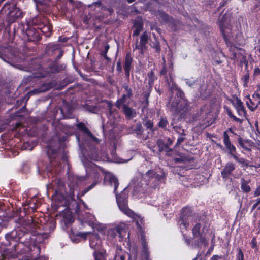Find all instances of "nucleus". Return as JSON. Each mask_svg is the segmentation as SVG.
Returning a JSON list of instances; mask_svg holds the SVG:
<instances>
[{
  "label": "nucleus",
  "mask_w": 260,
  "mask_h": 260,
  "mask_svg": "<svg viewBox=\"0 0 260 260\" xmlns=\"http://www.w3.org/2000/svg\"><path fill=\"white\" fill-rule=\"evenodd\" d=\"M178 224L180 230L183 232V230H186L190 223L193 224L192 229L193 244L197 247H200L202 244L205 246L208 245V240L206 239L204 233L209 227V223L206 222V217L199 218L194 214H192L190 208L184 207L181 210V215L178 220Z\"/></svg>",
  "instance_id": "1"
},
{
  "label": "nucleus",
  "mask_w": 260,
  "mask_h": 260,
  "mask_svg": "<svg viewBox=\"0 0 260 260\" xmlns=\"http://www.w3.org/2000/svg\"><path fill=\"white\" fill-rule=\"evenodd\" d=\"M163 173H159L153 170H148L145 174L139 172L129 183L128 187L132 189L134 193H144L146 187H155V183L163 177Z\"/></svg>",
  "instance_id": "2"
},
{
  "label": "nucleus",
  "mask_w": 260,
  "mask_h": 260,
  "mask_svg": "<svg viewBox=\"0 0 260 260\" xmlns=\"http://www.w3.org/2000/svg\"><path fill=\"white\" fill-rule=\"evenodd\" d=\"M85 177H79L73 174H69L68 187L69 191L64 196L60 191L56 190L52 196V200L57 206H66L70 201L74 199L75 192H78L79 185L86 183Z\"/></svg>",
  "instance_id": "3"
},
{
  "label": "nucleus",
  "mask_w": 260,
  "mask_h": 260,
  "mask_svg": "<svg viewBox=\"0 0 260 260\" xmlns=\"http://www.w3.org/2000/svg\"><path fill=\"white\" fill-rule=\"evenodd\" d=\"M73 127L72 126L64 125L59 123L56 128V135L50 140L47 149V154L50 159L55 158L57 155V148L61 142L66 140V135H70L73 132Z\"/></svg>",
  "instance_id": "4"
},
{
  "label": "nucleus",
  "mask_w": 260,
  "mask_h": 260,
  "mask_svg": "<svg viewBox=\"0 0 260 260\" xmlns=\"http://www.w3.org/2000/svg\"><path fill=\"white\" fill-rule=\"evenodd\" d=\"M169 86H170L171 92L173 93L175 92L178 98H179L180 99L176 100L175 101L170 100L168 103V106L170 107V110L173 113L175 114H182L188 109L187 101L184 98V92L174 82H172L171 84L169 83Z\"/></svg>",
  "instance_id": "5"
},
{
  "label": "nucleus",
  "mask_w": 260,
  "mask_h": 260,
  "mask_svg": "<svg viewBox=\"0 0 260 260\" xmlns=\"http://www.w3.org/2000/svg\"><path fill=\"white\" fill-rule=\"evenodd\" d=\"M105 179L109 180L111 186H114V192L116 195V201L120 210L127 216L133 218L135 214L127 207V194L125 193V189L119 195H117L116 189L119 185L117 179L110 174L106 175Z\"/></svg>",
  "instance_id": "6"
},
{
  "label": "nucleus",
  "mask_w": 260,
  "mask_h": 260,
  "mask_svg": "<svg viewBox=\"0 0 260 260\" xmlns=\"http://www.w3.org/2000/svg\"><path fill=\"white\" fill-rule=\"evenodd\" d=\"M36 226H35L33 230L31 232L30 238H29V243L27 245V251H31L34 252V254L38 255L40 252V246L39 244L43 243L45 239H46L49 235L48 233H36V230L40 228V224L38 222L36 221Z\"/></svg>",
  "instance_id": "7"
},
{
  "label": "nucleus",
  "mask_w": 260,
  "mask_h": 260,
  "mask_svg": "<svg viewBox=\"0 0 260 260\" xmlns=\"http://www.w3.org/2000/svg\"><path fill=\"white\" fill-rule=\"evenodd\" d=\"M36 221L32 219L24 220L22 224L16 228L20 229L18 235H20V239L19 242L22 244L27 247L29 243V238H30L31 232L34 231L33 229L36 226Z\"/></svg>",
  "instance_id": "8"
},
{
  "label": "nucleus",
  "mask_w": 260,
  "mask_h": 260,
  "mask_svg": "<svg viewBox=\"0 0 260 260\" xmlns=\"http://www.w3.org/2000/svg\"><path fill=\"white\" fill-rule=\"evenodd\" d=\"M0 58L10 64L20 62L21 59L17 49L11 46L0 47Z\"/></svg>",
  "instance_id": "9"
},
{
  "label": "nucleus",
  "mask_w": 260,
  "mask_h": 260,
  "mask_svg": "<svg viewBox=\"0 0 260 260\" xmlns=\"http://www.w3.org/2000/svg\"><path fill=\"white\" fill-rule=\"evenodd\" d=\"M16 2L12 0L7 2L2 8L1 13L5 14L11 21H14L22 16L21 11L16 6Z\"/></svg>",
  "instance_id": "10"
},
{
  "label": "nucleus",
  "mask_w": 260,
  "mask_h": 260,
  "mask_svg": "<svg viewBox=\"0 0 260 260\" xmlns=\"http://www.w3.org/2000/svg\"><path fill=\"white\" fill-rule=\"evenodd\" d=\"M77 126L87 135L86 138L85 139L84 141L82 139H81L80 136H76V139L78 141L80 148L85 147L86 145H88L89 141H94L96 143L99 142V140L92 134L90 131L83 123L80 122L78 123L77 124Z\"/></svg>",
  "instance_id": "11"
},
{
  "label": "nucleus",
  "mask_w": 260,
  "mask_h": 260,
  "mask_svg": "<svg viewBox=\"0 0 260 260\" xmlns=\"http://www.w3.org/2000/svg\"><path fill=\"white\" fill-rule=\"evenodd\" d=\"M126 234L124 224H120L116 227L108 230L107 236L111 239L117 238L119 241L122 240L123 237Z\"/></svg>",
  "instance_id": "12"
},
{
  "label": "nucleus",
  "mask_w": 260,
  "mask_h": 260,
  "mask_svg": "<svg viewBox=\"0 0 260 260\" xmlns=\"http://www.w3.org/2000/svg\"><path fill=\"white\" fill-rule=\"evenodd\" d=\"M229 20L228 19V16L224 15L219 20V26L222 32V35L226 43L228 44V40L231 37V26L229 24Z\"/></svg>",
  "instance_id": "13"
},
{
  "label": "nucleus",
  "mask_w": 260,
  "mask_h": 260,
  "mask_svg": "<svg viewBox=\"0 0 260 260\" xmlns=\"http://www.w3.org/2000/svg\"><path fill=\"white\" fill-rule=\"evenodd\" d=\"M91 10L98 12L103 13L104 15H111L113 12V9L111 7L108 8L103 6L100 2L93 3L89 6Z\"/></svg>",
  "instance_id": "14"
},
{
  "label": "nucleus",
  "mask_w": 260,
  "mask_h": 260,
  "mask_svg": "<svg viewBox=\"0 0 260 260\" xmlns=\"http://www.w3.org/2000/svg\"><path fill=\"white\" fill-rule=\"evenodd\" d=\"M148 38L149 36L147 32L145 31L143 32L140 37L139 44H138V39H136V43L133 46V50L134 51L137 49L139 50L140 53L143 54V52L146 49V45L148 43Z\"/></svg>",
  "instance_id": "15"
},
{
  "label": "nucleus",
  "mask_w": 260,
  "mask_h": 260,
  "mask_svg": "<svg viewBox=\"0 0 260 260\" xmlns=\"http://www.w3.org/2000/svg\"><path fill=\"white\" fill-rule=\"evenodd\" d=\"M89 245L91 248L95 251H100L101 248V240L97 234L89 235Z\"/></svg>",
  "instance_id": "16"
},
{
  "label": "nucleus",
  "mask_w": 260,
  "mask_h": 260,
  "mask_svg": "<svg viewBox=\"0 0 260 260\" xmlns=\"http://www.w3.org/2000/svg\"><path fill=\"white\" fill-rule=\"evenodd\" d=\"M60 215L62 217V221L66 226H69L74 221L72 213L68 210L63 211L60 213Z\"/></svg>",
  "instance_id": "17"
},
{
  "label": "nucleus",
  "mask_w": 260,
  "mask_h": 260,
  "mask_svg": "<svg viewBox=\"0 0 260 260\" xmlns=\"http://www.w3.org/2000/svg\"><path fill=\"white\" fill-rule=\"evenodd\" d=\"M232 103L239 116H242L245 115L246 111L244 107L243 104L240 99L236 98L233 100Z\"/></svg>",
  "instance_id": "18"
},
{
  "label": "nucleus",
  "mask_w": 260,
  "mask_h": 260,
  "mask_svg": "<svg viewBox=\"0 0 260 260\" xmlns=\"http://www.w3.org/2000/svg\"><path fill=\"white\" fill-rule=\"evenodd\" d=\"M235 165L232 162H228L226 164L225 167L221 172L222 177L223 178H227L232 172L235 169Z\"/></svg>",
  "instance_id": "19"
},
{
  "label": "nucleus",
  "mask_w": 260,
  "mask_h": 260,
  "mask_svg": "<svg viewBox=\"0 0 260 260\" xmlns=\"http://www.w3.org/2000/svg\"><path fill=\"white\" fill-rule=\"evenodd\" d=\"M240 146L243 148V152H250L251 148L254 146V144L253 142L248 140H242L240 138L238 140Z\"/></svg>",
  "instance_id": "20"
},
{
  "label": "nucleus",
  "mask_w": 260,
  "mask_h": 260,
  "mask_svg": "<svg viewBox=\"0 0 260 260\" xmlns=\"http://www.w3.org/2000/svg\"><path fill=\"white\" fill-rule=\"evenodd\" d=\"M20 230V229L15 228L12 231L6 234L5 235L6 239L10 242L11 241L19 242L20 237V235H18V232Z\"/></svg>",
  "instance_id": "21"
},
{
  "label": "nucleus",
  "mask_w": 260,
  "mask_h": 260,
  "mask_svg": "<svg viewBox=\"0 0 260 260\" xmlns=\"http://www.w3.org/2000/svg\"><path fill=\"white\" fill-rule=\"evenodd\" d=\"M102 177H101L100 175L98 174L95 178V180L88 187L86 188L84 190H83L80 193H78L77 194V197L79 198L81 196H84L86 194L88 191L93 188L99 182H100L102 180Z\"/></svg>",
  "instance_id": "22"
},
{
  "label": "nucleus",
  "mask_w": 260,
  "mask_h": 260,
  "mask_svg": "<svg viewBox=\"0 0 260 260\" xmlns=\"http://www.w3.org/2000/svg\"><path fill=\"white\" fill-rule=\"evenodd\" d=\"M121 108L127 118L132 119L136 116V112L135 109L129 107L126 104H123Z\"/></svg>",
  "instance_id": "23"
},
{
  "label": "nucleus",
  "mask_w": 260,
  "mask_h": 260,
  "mask_svg": "<svg viewBox=\"0 0 260 260\" xmlns=\"http://www.w3.org/2000/svg\"><path fill=\"white\" fill-rule=\"evenodd\" d=\"M133 60V58L129 53L126 55L125 62L124 64V69L125 74L127 76L129 75V71L131 68V64Z\"/></svg>",
  "instance_id": "24"
},
{
  "label": "nucleus",
  "mask_w": 260,
  "mask_h": 260,
  "mask_svg": "<svg viewBox=\"0 0 260 260\" xmlns=\"http://www.w3.org/2000/svg\"><path fill=\"white\" fill-rule=\"evenodd\" d=\"M52 87V84L50 82L43 84L39 88L35 89L30 91L31 94H37L41 92H44Z\"/></svg>",
  "instance_id": "25"
},
{
  "label": "nucleus",
  "mask_w": 260,
  "mask_h": 260,
  "mask_svg": "<svg viewBox=\"0 0 260 260\" xmlns=\"http://www.w3.org/2000/svg\"><path fill=\"white\" fill-rule=\"evenodd\" d=\"M134 26L135 28L133 31V36H137L139 35L143 29V23L142 20L139 18L136 19L134 21Z\"/></svg>",
  "instance_id": "26"
},
{
  "label": "nucleus",
  "mask_w": 260,
  "mask_h": 260,
  "mask_svg": "<svg viewBox=\"0 0 260 260\" xmlns=\"http://www.w3.org/2000/svg\"><path fill=\"white\" fill-rule=\"evenodd\" d=\"M1 255L5 259H9L10 258H15L17 257V252L16 249L15 250L6 249L3 251Z\"/></svg>",
  "instance_id": "27"
},
{
  "label": "nucleus",
  "mask_w": 260,
  "mask_h": 260,
  "mask_svg": "<svg viewBox=\"0 0 260 260\" xmlns=\"http://www.w3.org/2000/svg\"><path fill=\"white\" fill-rule=\"evenodd\" d=\"M254 96H249L248 98V100L246 101V105L250 110L251 111H254L257 109V105L255 103Z\"/></svg>",
  "instance_id": "28"
},
{
  "label": "nucleus",
  "mask_w": 260,
  "mask_h": 260,
  "mask_svg": "<svg viewBox=\"0 0 260 260\" xmlns=\"http://www.w3.org/2000/svg\"><path fill=\"white\" fill-rule=\"evenodd\" d=\"M142 244L143 247V256L146 260H148L149 252L146 243V240L143 235L141 237Z\"/></svg>",
  "instance_id": "29"
},
{
  "label": "nucleus",
  "mask_w": 260,
  "mask_h": 260,
  "mask_svg": "<svg viewBox=\"0 0 260 260\" xmlns=\"http://www.w3.org/2000/svg\"><path fill=\"white\" fill-rule=\"evenodd\" d=\"M38 28L40 29L42 33L47 37L49 36L51 34L52 26L50 24L43 25V26L40 25Z\"/></svg>",
  "instance_id": "30"
},
{
  "label": "nucleus",
  "mask_w": 260,
  "mask_h": 260,
  "mask_svg": "<svg viewBox=\"0 0 260 260\" xmlns=\"http://www.w3.org/2000/svg\"><path fill=\"white\" fill-rule=\"evenodd\" d=\"M229 50L233 55V57L232 58L238 61L239 59H240V56L241 55V53L239 52L240 50L238 48L232 46H230Z\"/></svg>",
  "instance_id": "31"
},
{
  "label": "nucleus",
  "mask_w": 260,
  "mask_h": 260,
  "mask_svg": "<svg viewBox=\"0 0 260 260\" xmlns=\"http://www.w3.org/2000/svg\"><path fill=\"white\" fill-rule=\"evenodd\" d=\"M252 96H254V102L256 105H257V108L260 109V87L258 90L254 93Z\"/></svg>",
  "instance_id": "32"
},
{
  "label": "nucleus",
  "mask_w": 260,
  "mask_h": 260,
  "mask_svg": "<svg viewBox=\"0 0 260 260\" xmlns=\"http://www.w3.org/2000/svg\"><path fill=\"white\" fill-rule=\"evenodd\" d=\"M157 145L159 148V151L161 152L167 149L168 145L165 143L164 141L161 139H159L157 141Z\"/></svg>",
  "instance_id": "33"
},
{
  "label": "nucleus",
  "mask_w": 260,
  "mask_h": 260,
  "mask_svg": "<svg viewBox=\"0 0 260 260\" xmlns=\"http://www.w3.org/2000/svg\"><path fill=\"white\" fill-rule=\"evenodd\" d=\"M127 96L125 94H123L122 97L119 99H118L116 103V106L118 108H120L121 107H122V105L123 104H125L124 103L126 101V99H127Z\"/></svg>",
  "instance_id": "34"
},
{
  "label": "nucleus",
  "mask_w": 260,
  "mask_h": 260,
  "mask_svg": "<svg viewBox=\"0 0 260 260\" xmlns=\"http://www.w3.org/2000/svg\"><path fill=\"white\" fill-rule=\"evenodd\" d=\"M225 146L229 151V154L233 157H234V155H236L235 154L236 151V147L232 143L229 144L228 145H225Z\"/></svg>",
  "instance_id": "35"
},
{
  "label": "nucleus",
  "mask_w": 260,
  "mask_h": 260,
  "mask_svg": "<svg viewBox=\"0 0 260 260\" xmlns=\"http://www.w3.org/2000/svg\"><path fill=\"white\" fill-rule=\"evenodd\" d=\"M233 158L235 159V160L241 164L243 166L247 167L248 166V161L245 159L243 158H239L237 155H234Z\"/></svg>",
  "instance_id": "36"
},
{
  "label": "nucleus",
  "mask_w": 260,
  "mask_h": 260,
  "mask_svg": "<svg viewBox=\"0 0 260 260\" xmlns=\"http://www.w3.org/2000/svg\"><path fill=\"white\" fill-rule=\"evenodd\" d=\"M168 124V122L166 118H161L160 121L158 123V125L159 127L162 128H166L167 125Z\"/></svg>",
  "instance_id": "37"
},
{
  "label": "nucleus",
  "mask_w": 260,
  "mask_h": 260,
  "mask_svg": "<svg viewBox=\"0 0 260 260\" xmlns=\"http://www.w3.org/2000/svg\"><path fill=\"white\" fill-rule=\"evenodd\" d=\"M185 83L187 85L191 88H194V85L196 84L197 80L193 78L191 79H185Z\"/></svg>",
  "instance_id": "38"
},
{
  "label": "nucleus",
  "mask_w": 260,
  "mask_h": 260,
  "mask_svg": "<svg viewBox=\"0 0 260 260\" xmlns=\"http://www.w3.org/2000/svg\"><path fill=\"white\" fill-rule=\"evenodd\" d=\"M171 202L166 199V201L164 202L161 205V208L163 210H166L167 211H168L169 209L171 207Z\"/></svg>",
  "instance_id": "39"
},
{
  "label": "nucleus",
  "mask_w": 260,
  "mask_h": 260,
  "mask_svg": "<svg viewBox=\"0 0 260 260\" xmlns=\"http://www.w3.org/2000/svg\"><path fill=\"white\" fill-rule=\"evenodd\" d=\"M223 142L225 146L231 143L226 131H225L223 133Z\"/></svg>",
  "instance_id": "40"
},
{
  "label": "nucleus",
  "mask_w": 260,
  "mask_h": 260,
  "mask_svg": "<svg viewBox=\"0 0 260 260\" xmlns=\"http://www.w3.org/2000/svg\"><path fill=\"white\" fill-rule=\"evenodd\" d=\"M109 49V46L107 45L105 46V50L102 51L101 53V55L103 56L106 60H109L110 58L107 56V53Z\"/></svg>",
  "instance_id": "41"
},
{
  "label": "nucleus",
  "mask_w": 260,
  "mask_h": 260,
  "mask_svg": "<svg viewBox=\"0 0 260 260\" xmlns=\"http://www.w3.org/2000/svg\"><path fill=\"white\" fill-rule=\"evenodd\" d=\"M226 112H227V114H228V116H229V117L233 118L234 121H235L236 122H241V119L239 118L236 117L235 116H234L232 114V113L230 110L228 109Z\"/></svg>",
  "instance_id": "42"
},
{
  "label": "nucleus",
  "mask_w": 260,
  "mask_h": 260,
  "mask_svg": "<svg viewBox=\"0 0 260 260\" xmlns=\"http://www.w3.org/2000/svg\"><path fill=\"white\" fill-rule=\"evenodd\" d=\"M107 107L109 109L110 115L112 116V114H114L115 109H113L112 104L109 101H106Z\"/></svg>",
  "instance_id": "43"
},
{
  "label": "nucleus",
  "mask_w": 260,
  "mask_h": 260,
  "mask_svg": "<svg viewBox=\"0 0 260 260\" xmlns=\"http://www.w3.org/2000/svg\"><path fill=\"white\" fill-rule=\"evenodd\" d=\"M123 254V252L121 248H117L116 250L114 260H119V255Z\"/></svg>",
  "instance_id": "44"
},
{
  "label": "nucleus",
  "mask_w": 260,
  "mask_h": 260,
  "mask_svg": "<svg viewBox=\"0 0 260 260\" xmlns=\"http://www.w3.org/2000/svg\"><path fill=\"white\" fill-rule=\"evenodd\" d=\"M241 189L245 192H248L250 190V186L247 184L243 183L241 185Z\"/></svg>",
  "instance_id": "45"
},
{
  "label": "nucleus",
  "mask_w": 260,
  "mask_h": 260,
  "mask_svg": "<svg viewBox=\"0 0 260 260\" xmlns=\"http://www.w3.org/2000/svg\"><path fill=\"white\" fill-rule=\"evenodd\" d=\"M94 256L95 260H102V255L99 251H94Z\"/></svg>",
  "instance_id": "46"
},
{
  "label": "nucleus",
  "mask_w": 260,
  "mask_h": 260,
  "mask_svg": "<svg viewBox=\"0 0 260 260\" xmlns=\"http://www.w3.org/2000/svg\"><path fill=\"white\" fill-rule=\"evenodd\" d=\"M89 216H90L89 219L84 218L83 219L84 221L86 223H88V224H92L93 223L94 217L91 215H90Z\"/></svg>",
  "instance_id": "47"
},
{
  "label": "nucleus",
  "mask_w": 260,
  "mask_h": 260,
  "mask_svg": "<svg viewBox=\"0 0 260 260\" xmlns=\"http://www.w3.org/2000/svg\"><path fill=\"white\" fill-rule=\"evenodd\" d=\"M145 126L147 128L151 129L153 127V123L151 120H148L145 122Z\"/></svg>",
  "instance_id": "48"
},
{
  "label": "nucleus",
  "mask_w": 260,
  "mask_h": 260,
  "mask_svg": "<svg viewBox=\"0 0 260 260\" xmlns=\"http://www.w3.org/2000/svg\"><path fill=\"white\" fill-rule=\"evenodd\" d=\"M160 16L165 21H168L169 20V16L165 13H160Z\"/></svg>",
  "instance_id": "49"
},
{
  "label": "nucleus",
  "mask_w": 260,
  "mask_h": 260,
  "mask_svg": "<svg viewBox=\"0 0 260 260\" xmlns=\"http://www.w3.org/2000/svg\"><path fill=\"white\" fill-rule=\"evenodd\" d=\"M26 34L28 36V37H31V36H34L35 35L37 36V34L35 32V31L31 30V29H29L26 30Z\"/></svg>",
  "instance_id": "50"
},
{
  "label": "nucleus",
  "mask_w": 260,
  "mask_h": 260,
  "mask_svg": "<svg viewBox=\"0 0 260 260\" xmlns=\"http://www.w3.org/2000/svg\"><path fill=\"white\" fill-rule=\"evenodd\" d=\"M136 131L138 134H141L143 130L142 125L140 124H138L136 125Z\"/></svg>",
  "instance_id": "51"
},
{
  "label": "nucleus",
  "mask_w": 260,
  "mask_h": 260,
  "mask_svg": "<svg viewBox=\"0 0 260 260\" xmlns=\"http://www.w3.org/2000/svg\"><path fill=\"white\" fill-rule=\"evenodd\" d=\"M125 89L126 92V93L125 94L126 95L127 98H130L132 94V92L131 89H129L128 87V86H126Z\"/></svg>",
  "instance_id": "52"
},
{
  "label": "nucleus",
  "mask_w": 260,
  "mask_h": 260,
  "mask_svg": "<svg viewBox=\"0 0 260 260\" xmlns=\"http://www.w3.org/2000/svg\"><path fill=\"white\" fill-rule=\"evenodd\" d=\"M238 260H244V255L243 252L240 249L239 250L238 254Z\"/></svg>",
  "instance_id": "53"
},
{
  "label": "nucleus",
  "mask_w": 260,
  "mask_h": 260,
  "mask_svg": "<svg viewBox=\"0 0 260 260\" xmlns=\"http://www.w3.org/2000/svg\"><path fill=\"white\" fill-rule=\"evenodd\" d=\"M254 75L257 76L260 75V69L258 67H255L254 70Z\"/></svg>",
  "instance_id": "54"
},
{
  "label": "nucleus",
  "mask_w": 260,
  "mask_h": 260,
  "mask_svg": "<svg viewBox=\"0 0 260 260\" xmlns=\"http://www.w3.org/2000/svg\"><path fill=\"white\" fill-rule=\"evenodd\" d=\"M90 158L91 159L95 161H98L101 159V158L99 156L96 155H94V154H92Z\"/></svg>",
  "instance_id": "55"
},
{
  "label": "nucleus",
  "mask_w": 260,
  "mask_h": 260,
  "mask_svg": "<svg viewBox=\"0 0 260 260\" xmlns=\"http://www.w3.org/2000/svg\"><path fill=\"white\" fill-rule=\"evenodd\" d=\"M260 204V197L255 200V203L252 206V209H254Z\"/></svg>",
  "instance_id": "56"
},
{
  "label": "nucleus",
  "mask_w": 260,
  "mask_h": 260,
  "mask_svg": "<svg viewBox=\"0 0 260 260\" xmlns=\"http://www.w3.org/2000/svg\"><path fill=\"white\" fill-rule=\"evenodd\" d=\"M184 140V138L182 136H180L177 139V145H179L181 143H182Z\"/></svg>",
  "instance_id": "57"
},
{
  "label": "nucleus",
  "mask_w": 260,
  "mask_h": 260,
  "mask_svg": "<svg viewBox=\"0 0 260 260\" xmlns=\"http://www.w3.org/2000/svg\"><path fill=\"white\" fill-rule=\"evenodd\" d=\"M254 195L255 197L260 196V185L255 190Z\"/></svg>",
  "instance_id": "58"
},
{
  "label": "nucleus",
  "mask_w": 260,
  "mask_h": 260,
  "mask_svg": "<svg viewBox=\"0 0 260 260\" xmlns=\"http://www.w3.org/2000/svg\"><path fill=\"white\" fill-rule=\"evenodd\" d=\"M249 76L248 73L245 74L243 76V79H244L245 83L246 84L249 80Z\"/></svg>",
  "instance_id": "59"
},
{
  "label": "nucleus",
  "mask_w": 260,
  "mask_h": 260,
  "mask_svg": "<svg viewBox=\"0 0 260 260\" xmlns=\"http://www.w3.org/2000/svg\"><path fill=\"white\" fill-rule=\"evenodd\" d=\"M221 257L217 255H214L212 256V257L211 258V260H219V259L221 258Z\"/></svg>",
  "instance_id": "60"
},
{
  "label": "nucleus",
  "mask_w": 260,
  "mask_h": 260,
  "mask_svg": "<svg viewBox=\"0 0 260 260\" xmlns=\"http://www.w3.org/2000/svg\"><path fill=\"white\" fill-rule=\"evenodd\" d=\"M183 236L184 237V239L185 240V242L187 245H190L191 240L190 239H187L185 236L183 234Z\"/></svg>",
  "instance_id": "61"
},
{
  "label": "nucleus",
  "mask_w": 260,
  "mask_h": 260,
  "mask_svg": "<svg viewBox=\"0 0 260 260\" xmlns=\"http://www.w3.org/2000/svg\"><path fill=\"white\" fill-rule=\"evenodd\" d=\"M177 132H178V133L182 134V135H184V130L181 129V128H179V127H177L176 128V130Z\"/></svg>",
  "instance_id": "62"
},
{
  "label": "nucleus",
  "mask_w": 260,
  "mask_h": 260,
  "mask_svg": "<svg viewBox=\"0 0 260 260\" xmlns=\"http://www.w3.org/2000/svg\"><path fill=\"white\" fill-rule=\"evenodd\" d=\"M155 48L157 52H159L160 51V46L159 45L158 43H157L156 44V45L155 46Z\"/></svg>",
  "instance_id": "63"
},
{
  "label": "nucleus",
  "mask_w": 260,
  "mask_h": 260,
  "mask_svg": "<svg viewBox=\"0 0 260 260\" xmlns=\"http://www.w3.org/2000/svg\"><path fill=\"white\" fill-rule=\"evenodd\" d=\"M124 259H125V256L123 254H122L121 255H119V260H124Z\"/></svg>",
  "instance_id": "64"
}]
</instances>
